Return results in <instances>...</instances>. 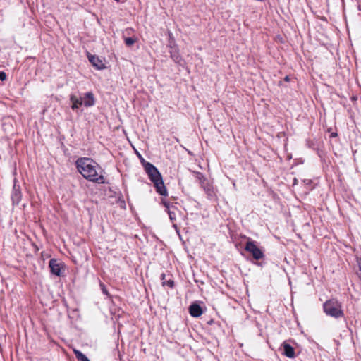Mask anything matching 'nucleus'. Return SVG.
<instances>
[{"mask_svg": "<svg viewBox=\"0 0 361 361\" xmlns=\"http://www.w3.org/2000/svg\"><path fill=\"white\" fill-rule=\"evenodd\" d=\"M75 164L78 171L85 179L99 184L105 183L102 169L92 159L86 157L79 158Z\"/></svg>", "mask_w": 361, "mask_h": 361, "instance_id": "f257e3e1", "label": "nucleus"}, {"mask_svg": "<svg viewBox=\"0 0 361 361\" xmlns=\"http://www.w3.org/2000/svg\"><path fill=\"white\" fill-rule=\"evenodd\" d=\"M144 166L150 180L154 183L157 192L161 195L166 196L167 190L164 185L162 176L158 169L149 162H146Z\"/></svg>", "mask_w": 361, "mask_h": 361, "instance_id": "f03ea898", "label": "nucleus"}, {"mask_svg": "<svg viewBox=\"0 0 361 361\" xmlns=\"http://www.w3.org/2000/svg\"><path fill=\"white\" fill-rule=\"evenodd\" d=\"M197 181H198L201 188L207 194L208 198L214 199L216 197V192L214 190L212 183L202 173L198 171L192 172Z\"/></svg>", "mask_w": 361, "mask_h": 361, "instance_id": "7ed1b4c3", "label": "nucleus"}, {"mask_svg": "<svg viewBox=\"0 0 361 361\" xmlns=\"http://www.w3.org/2000/svg\"><path fill=\"white\" fill-rule=\"evenodd\" d=\"M323 307L324 312L329 316L334 318H340L343 316L341 305L336 300H327L324 302Z\"/></svg>", "mask_w": 361, "mask_h": 361, "instance_id": "20e7f679", "label": "nucleus"}, {"mask_svg": "<svg viewBox=\"0 0 361 361\" xmlns=\"http://www.w3.org/2000/svg\"><path fill=\"white\" fill-rule=\"evenodd\" d=\"M245 250L251 253L255 259L259 260L264 257L263 252L255 245V242L248 240L246 243Z\"/></svg>", "mask_w": 361, "mask_h": 361, "instance_id": "39448f33", "label": "nucleus"}, {"mask_svg": "<svg viewBox=\"0 0 361 361\" xmlns=\"http://www.w3.org/2000/svg\"><path fill=\"white\" fill-rule=\"evenodd\" d=\"M51 274L60 276L61 269L63 267V264L56 259H51L49 262Z\"/></svg>", "mask_w": 361, "mask_h": 361, "instance_id": "423d86ee", "label": "nucleus"}, {"mask_svg": "<svg viewBox=\"0 0 361 361\" xmlns=\"http://www.w3.org/2000/svg\"><path fill=\"white\" fill-rule=\"evenodd\" d=\"M80 98L82 100V105L86 107L92 106L95 104L94 96L91 92L85 93Z\"/></svg>", "mask_w": 361, "mask_h": 361, "instance_id": "0eeeda50", "label": "nucleus"}, {"mask_svg": "<svg viewBox=\"0 0 361 361\" xmlns=\"http://www.w3.org/2000/svg\"><path fill=\"white\" fill-rule=\"evenodd\" d=\"M88 59L92 66L97 69L102 70L105 68L104 63L98 56L94 55H90L88 56Z\"/></svg>", "mask_w": 361, "mask_h": 361, "instance_id": "6e6552de", "label": "nucleus"}, {"mask_svg": "<svg viewBox=\"0 0 361 361\" xmlns=\"http://www.w3.org/2000/svg\"><path fill=\"white\" fill-rule=\"evenodd\" d=\"M11 200L14 204H18L21 200V192L20 190V187L14 184L13 192L11 194Z\"/></svg>", "mask_w": 361, "mask_h": 361, "instance_id": "1a4fd4ad", "label": "nucleus"}, {"mask_svg": "<svg viewBox=\"0 0 361 361\" xmlns=\"http://www.w3.org/2000/svg\"><path fill=\"white\" fill-rule=\"evenodd\" d=\"M70 102H71V109L73 111H77L80 106L82 105V98L77 97L75 94L70 96Z\"/></svg>", "mask_w": 361, "mask_h": 361, "instance_id": "9d476101", "label": "nucleus"}, {"mask_svg": "<svg viewBox=\"0 0 361 361\" xmlns=\"http://www.w3.org/2000/svg\"><path fill=\"white\" fill-rule=\"evenodd\" d=\"M189 312L193 317H198L202 314L201 307L197 303H192L189 307Z\"/></svg>", "mask_w": 361, "mask_h": 361, "instance_id": "9b49d317", "label": "nucleus"}, {"mask_svg": "<svg viewBox=\"0 0 361 361\" xmlns=\"http://www.w3.org/2000/svg\"><path fill=\"white\" fill-rule=\"evenodd\" d=\"M282 346L283 348V354L286 357L289 358H293L295 357V350L290 345L284 342L282 344Z\"/></svg>", "mask_w": 361, "mask_h": 361, "instance_id": "f8f14e48", "label": "nucleus"}, {"mask_svg": "<svg viewBox=\"0 0 361 361\" xmlns=\"http://www.w3.org/2000/svg\"><path fill=\"white\" fill-rule=\"evenodd\" d=\"M171 50L170 51V54L171 59L173 60L174 62L181 64L182 59L176 49V47H171Z\"/></svg>", "mask_w": 361, "mask_h": 361, "instance_id": "ddd939ff", "label": "nucleus"}, {"mask_svg": "<svg viewBox=\"0 0 361 361\" xmlns=\"http://www.w3.org/2000/svg\"><path fill=\"white\" fill-rule=\"evenodd\" d=\"M73 352L78 361H89V359L80 350L75 349Z\"/></svg>", "mask_w": 361, "mask_h": 361, "instance_id": "4468645a", "label": "nucleus"}, {"mask_svg": "<svg viewBox=\"0 0 361 361\" xmlns=\"http://www.w3.org/2000/svg\"><path fill=\"white\" fill-rule=\"evenodd\" d=\"M176 210H177V209H176V208H171V209H169V210H167V213L169 214V219H170L171 221H172L173 223L176 219Z\"/></svg>", "mask_w": 361, "mask_h": 361, "instance_id": "2eb2a0df", "label": "nucleus"}, {"mask_svg": "<svg viewBox=\"0 0 361 361\" xmlns=\"http://www.w3.org/2000/svg\"><path fill=\"white\" fill-rule=\"evenodd\" d=\"M137 38L135 37H124V42L126 46L131 47L135 42H137Z\"/></svg>", "mask_w": 361, "mask_h": 361, "instance_id": "dca6fc26", "label": "nucleus"}, {"mask_svg": "<svg viewBox=\"0 0 361 361\" xmlns=\"http://www.w3.org/2000/svg\"><path fill=\"white\" fill-rule=\"evenodd\" d=\"M100 287L102 293L106 295H109V292L104 283H100Z\"/></svg>", "mask_w": 361, "mask_h": 361, "instance_id": "f3484780", "label": "nucleus"}, {"mask_svg": "<svg viewBox=\"0 0 361 361\" xmlns=\"http://www.w3.org/2000/svg\"><path fill=\"white\" fill-rule=\"evenodd\" d=\"M6 79V74L4 71H0V80L4 81Z\"/></svg>", "mask_w": 361, "mask_h": 361, "instance_id": "a211bd4d", "label": "nucleus"}, {"mask_svg": "<svg viewBox=\"0 0 361 361\" xmlns=\"http://www.w3.org/2000/svg\"><path fill=\"white\" fill-rule=\"evenodd\" d=\"M163 204L166 207V210H169V209H171L169 206V203L166 201L162 200Z\"/></svg>", "mask_w": 361, "mask_h": 361, "instance_id": "6ab92c4d", "label": "nucleus"}, {"mask_svg": "<svg viewBox=\"0 0 361 361\" xmlns=\"http://www.w3.org/2000/svg\"><path fill=\"white\" fill-rule=\"evenodd\" d=\"M173 284H174L173 281L169 280L167 281V285L170 287H173Z\"/></svg>", "mask_w": 361, "mask_h": 361, "instance_id": "aec40b11", "label": "nucleus"}, {"mask_svg": "<svg viewBox=\"0 0 361 361\" xmlns=\"http://www.w3.org/2000/svg\"><path fill=\"white\" fill-rule=\"evenodd\" d=\"M359 267H360V272L358 273V275L360 277H361V262H359Z\"/></svg>", "mask_w": 361, "mask_h": 361, "instance_id": "412c9836", "label": "nucleus"}, {"mask_svg": "<svg viewBox=\"0 0 361 361\" xmlns=\"http://www.w3.org/2000/svg\"><path fill=\"white\" fill-rule=\"evenodd\" d=\"M284 80L285 81L288 82L290 80L289 76H286Z\"/></svg>", "mask_w": 361, "mask_h": 361, "instance_id": "4be33fe9", "label": "nucleus"}, {"mask_svg": "<svg viewBox=\"0 0 361 361\" xmlns=\"http://www.w3.org/2000/svg\"><path fill=\"white\" fill-rule=\"evenodd\" d=\"M169 36L170 39H172V34H171V32H169Z\"/></svg>", "mask_w": 361, "mask_h": 361, "instance_id": "5701e85b", "label": "nucleus"}, {"mask_svg": "<svg viewBox=\"0 0 361 361\" xmlns=\"http://www.w3.org/2000/svg\"><path fill=\"white\" fill-rule=\"evenodd\" d=\"M297 183V179L296 178H294V180H293V184H296Z\"/></svg>", "mask_w": 361, "mask_h": 361, "instance_id": "b1692460", "label": "nucleus"}, {"mask_svg": "<svg viewBox=\"0 0 361 361\" xmlns=\"http://www.w3.org/2000/svg\"><path fill=\"white\" fill-rule=\"evenodd\" d=\"M173 226L176 229L177 228V226H176V224H173Z\"/></svg>", "mask_w": 361, "mask_h": 361, "instance_id": "393cba45", "label": "nucleus"}, {"mask_svg": "<svg viewBox=\"0 0 361 361\" xmlns=\"http://www.w3.org/2000/svg\"><path fill=\"white\" fill-rule=\"evenodd\" d=\"M90 361V360H89Z\"/></svg>", "mask_w": 361, "mask_h": 361, "instance_id": "a878e982", "label": "nucleus"}]
</instances>
